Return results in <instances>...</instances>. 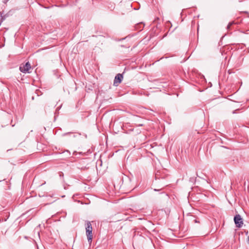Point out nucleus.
<instances>
[{"label":"nucleus","mask_w":249,"mask_h":249,"mask_svg":"<svg viewBox=\"0 0 249 249\" xmlns=\"http://www.w3.org/2000/svg\"><path fill=\"white\" fill-rule=\"evenodd\" d=\"M86 235L87 236V238L88 241L90 243L91 242L92 239V228L91 226V224L90 222H87L86 226Z\"/></svg>","instance_id":"obj_1"},{"label":"nucleus","mask_w":249,"mask_h":249,"mask_svg":"<svg viewBox=\"0 0 249 249\" xmlns=\"http://www.w3.org/2000/svg\"><path fill=\"white\" fill-rule=\"evenodd\" d=\"M234 222L237 228H240L243 225V220L241 215L239 214H236L234 217Z\"/></svg>","instance_id":"obj_2"},{"label":"nucleus","mask_w":249,"mask_h":249,"mask_svg":"<svg viewBox=\"0 0 249 249\" xmlns=\"http://www.w3.org/2000/svg\"><path fill=\"white\" fill-rule=\"evenodd\" d=\"M31 69V64L27 62L25 64H22L19 67V70L23 73H30L29 70Z\"/></svg>","instance_id":"obj_3"},{"label":"nucleus","mask_w":249,"mask_h":249,"mask_svg":"<svg viewBox=\"0 0 249 249\" xmlns=\"http://www.w3.org/2000/svg\"><path fill=\"white\" fill-rule=\"evenodd\" d=\"M123 79V76L122 74L118 73L115 77L113 85L115 86H118L120 83L122 82Z\"/></svg>","instance_id":"obj_4"},{"label":"nucleus","mask_w":249,"mask_h":249,"mask_svg":"<svg viewBox=\"0 0 249 249\" xmlns=\"http://www.w3.org/2000/svg\"><path fill=\"white\" fill-rule=\"evenodd\" d=\"M234 23V22H233V21L230 22V23H229V24L228 25V26H227V29H230V27H231L232 24H233Z\"/></svg>","instance_id":"obj_5"},{"label":"nucleus","mask_w":249,"mask_h":249,"mask_svg":"<svg viewBox=\"0 0 249 249\" xmlns=\"http://www.w3.org/2000/svg\"><path fill=\"white\" fill-rule=\"evenodd\" d=\"M163 188H164V187H161L160 188H159V189H154V190L155 191H159L161 190Z\"/></svg>","instance_id":"obj_6"},{"label":"nucleus","mask_w":249,"mask_h":249,"mask_svg":"<svg viewBox=\"0 0 249 249\" xmlns=\"http://www.w3.org/2000/svg\"><path fill=\"white\" fill-rule=\"evenodd\" d=\"M194 222H195V223H199V221H198L197 219H195V220H194Z\"/></svg>","instance_id":"obj_7"},{"label":"nucleus","mask_w":249,"mask_h":249,"mask_svg":"<svg viewBox=\"0 0 249 249\" xmlns=\"http://www.w3.org/2000/svg\"><path fill=\"white\" fill-rule=\"evenodd\" d=\"M158 174H156V178H157V177H158Z\"/></svg>","instance_id":"obj_8"},{"label":"nucleus","mask_w":249,"mask_h":249,"mask_svg":"<svg viewBox=\"0 0 249 249\" xmlns=\"http://www.w3.org/2000/svg\"><path fill=\"white\" fill-rule=\"evenodd\" d=\"M8 0H5V3H6L7 1H8Z\"/></svg>","instance_id":"obj_9"}]
</instances>
